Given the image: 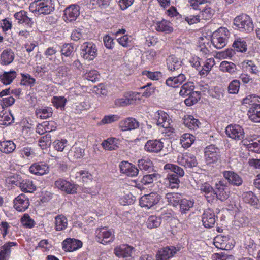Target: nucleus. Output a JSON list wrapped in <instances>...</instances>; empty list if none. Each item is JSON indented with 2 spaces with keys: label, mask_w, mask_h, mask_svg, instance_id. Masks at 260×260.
Returning a JSON list of instances; mask_svg holds the SVG:
<instances>
[{
  "label": "nucleus",
  "mask_w": 260,
  "mask_h": 260,
  "mask_svg": "<svg viewBox=\"0 0 260 260\" xmlns=\"http://www.w3.org/2000/svg\"><path fill=\"white\" fill-rule=\"evenodd\" d=\"M260 96L249 95L243 100V103L250 106L248 110L249 119L254 122H260Z\"/></svg>",
  "instance_id": "f257e3e1"
},
{
  "label": "nucleus",
  "mask_w": 260,
  "mask_h": 260,
  "mask_svg": "<svg viewBox=\"0 0 260 260\" xmlns=\"http://www.w3.org/2000/svg\"><path fill=\"white\" fill-rule=\"evenodd\" d=\"M29 10L37 15H48L54 10L52 0H35L30 3Z\"/></svg>",
  "instance_id": "f03ea898"
},
{
  "label": "nucleus",
  "mask_w": 260,
  "mask_h": 260,
  "mask_svg": "<svg viewBox=\"0 0 260 260\" xmlns=\"http://www.w3.org/2000/svg\"><path fill=\"white\" fill-rule=\"evenodd\" d=\"M190 6L194 10H200V16L202 19H211L214 10L210 6L209 0H189Z\"/></svg>",
  "instance_id": "7ed1b4c3"
},
{
  "label": "nucleus",
  "mask_w": 260,
  "mask_h": 260,
  "mask_svg": "<svg viewBox=\"0 0 260 260\" xmlns=\"http://www.w3.org/2000/svg\"><path fill=\"white\" fill-rule=\"evenodd\" d=\"M233 25L235 29L245 33L251 32L254 28L251 18L246 14L237 16L234 19Z\"/></svg>",
  "instance_id": "20e7f679"
},
{
  "label": "nucleus",
  "mask_w": 260,
  "mask_h": 260,
  "mask_svg": "<svg viewBox=\"0 0 260 260\" xmlns=\"http://www.w3.org/2000/svg\"><path fill=\"white\" fill-rule=\"evenodd\" d=\"M229 36L230 32L227 28L220 27L213 32L211 42L216 48L221 49L226 45Z\"/></svg>",
  "instance_id": "39448f33"
},
{
  "label": "nucleus",
  "mask_w": 260,
  "mask_h": 260,
  "mask_svg": "<svg viewBox=\"0 0 260 260\" xmlns=\"http://www.w3.org/2000/svg\"><path fill=\"white\" fill-rule=\"evenodd\" d=\"M98 49L95 44L91 42H84L81 46V56L85 60H93L97 56Z\"/></svg>",
  "instance_id": "423d86ee"
},
{
  "label": "nucleus",
  "mask_w": 260,
  "mask_h": 260,
  "mask_svg": "<svg viewBox=\"0 0 260 260\" xmlns=\"http://www.w3.org/2000/svg\"><path fill=\"white\" fill-rule=\"evenodd\" d=\"M95 234L96 241L104 245L113 242L115 239L114 231L107 227L98 229Z\"/></svg>",
  "instance_id": "0eeeda50"
},
{
  "label": "nucleus",
  "mask_w": 260,
  "mask_h": 260,
  "mask_svg": "<svg viewBox=\"0 0 260 260\" xmlns=\"http://www.w3.org/2000/svg\"><path fill=\"white\" fill-rule=\"evenodd\" d=\"M161 197L156 192H151L142 197L140 200V205L142 207L150 209L156 205L160 201Z\"/></svg>",
  "instance_id": "6e6552de"
},
{
  "label": "nucleus",
  "mask_w": 260,
  "mask_h": 260,
  "mask_svg": "<svg viewBox=\"0 0 260 260\" xmlns=\"http://www.w3.org/2000/svg\"><path fill=\"white\" fill-rule=\"evenodd\" d=\"M224 180H220L215 185V196L217 199L223 202L229 197L230 189Z\"/></svg>",
  "instance_id": "1a4fd4ad"
},
{
  "label": "nucleus",
  "mask_w": 260,
  "mask_h": 260,
  "mask_svg": "<svg viewBox=\"0 0 260 260\" xmlns=\"http://www.w3.org/2000/svg\"><path fill=\"white\" fill-rule=\"evenodd\" d=\"M15 21L19 25H23L27 27H31L34 25V19L30 17L27 12L22 10L14 14Z\"/></svg>",
  "instance_id": "9d476101"
},
{
  "label": "nucleus",
  "mask_w": 260,
  "mask_h": 260,
  "mask_svg": "<svg viewBox=\"0 0 260 260\" xmlns=\"http://www.w3.org/2000/svg\"><path fill=\"white\" fill-rule=\"evenodd\" d=\"M55 186L67 194H74L77 192L78 186L66 180L60 178L55 182Z\"/></svg>",
  "instance_id": "9b49d317"
},
{
  "label": "nucleus",
  "mask_w": 260,
  "mask_h": 260,
  "mask_svg": "<svg viewBox=\"0 0 260 260\" xmlns=\"http://www.w3.org/2000/svg\"><path fill=\"white\" fill-rule=\"evenodd\" d=\"M205 157L208 164L217 162L220 158V150L214 145H211L206 148Z\"/></svg>",
  "instance_id": "f8f14e48"
},
{
  "label": "nucleus",
  "mask_w": 260,
  "mask_h": 260,
  "mask_svg": "<svg viewBox=\"0 0 260 260\" xmlns=\"http://www.w3.org/2000/svg\"><path fill=\"white\" fill-rule=\"evenodd\" d=\"M155 118L157 119V125L164 128H169V131L173 132V128L171 127V119L169 116L162 111H158L155 115Z\"/></svg>",
  "instance_id": "ddd939ff"
},
{
  "label": "nucleus",
  "mask_w": 260,
  "mask_h": 260,
  "mask_svg": "<svg viewBox=\"0 0 260 260\" xmlns=\"http://www.w3.org/2000/svg\"><path fill=\"white\" fill-rule=\"evenodd\" d=\"M226 134L232 139L240 140L243 139L244 132L243 129L239 125H230L225 129Z\"/></svg>",
  "instance_id": "4468645a"
},
{
  "label": "nucleus",
  "mask_w": 260,
  "mask_h": 260,
  "mask_svg": "<svg viewBox=\"0 0 260 260\" xmlns=\"http://www.w3.org/2000/svg\"><path fill=\"white\" fill-rule=\"evenodd\" d=\"M14 208L19 212H24L29 207V199L24 194H21L16 197L14 201Z\"/></svg>",
  "instance_id": "2eb2a0df"
},
{
  "label": "nucleus",
  "mask_w": 260,
  "mask_h": 260,
  "mask_svg": "<svg viewBox=\"0 0 260 260\" xmlns=\"http://www.w3.org/2000/svg\"><path fill=\"white\" fill-rule=\"evenodd\" d=\"M80 14L79 7L77 5H71L64 11L63 18L66 22L75 21Z\"/></svg>",
  "instance_id": "dca6fc26"
},
{
  "label": "nucleus",
  "mask_w": 260,
  "mask_h": 260,
  "mask_svg": "<svg viewBox=\"0 0 260 260\" xmlns=\"http://www.w3.org/2000/svg\"><path fill=\"white\" fill-rule=\"evenodd\" d=\"M62 249L65 251L73 252L82 246V242L74 238H67L62 243Z\"/></svg>",
  "instance_id": "f3484780"
},
{
  "label": "nucleus",
  "mask_w": 260,
  "mask_h": 260,
  "mask_svg": "<svg viewBox=\"0 0 260 260\" xmlns=\"http://www.w3.org/2000/svg\"><path fill=\"white\" fill-rule=\"evenodd\" d=\"M29 170L32 174L42 176L49 173V167L47 164L40 161L31 165L29 167Z\"/></svg>",
  "instance_id": "a211bd4d"
},
{
  "label": "nucleus",
  "mask_w": 260,
  "mask_h": 260,
  "mask_svg": "<svg viewBox=\"0 0 260 260\" xmlns=\"http://www.w3.org/2000/svg\"><path fill=\"white\" fill-rule=\"evenodd\" d=\"M202 222L205 227L210 228L213 226L216 222L215 214L211 209L205 210L202 215Z\"/></svg>",
  "instance_id": "6ab92c4d"
},
{
  "label": "nucleus",
  "mask_w": 260,
  "mask_h": 260,
  "mask_svg": "<svg viewBox=\"0 0 260 260\" xmlns=\"http://www.w3.org/2000/svg\"><path fill=\"white\" fill-rule=\"evenodd\" d=\"M175 247H166L158 251L156 255V260H169L176 253Z\"/></svg>",
  "instance_id": "aec40b11"
},
{
  "label": "nucleus",
  "mask_w": 260,
  "mask_h": 260,
  "mask_svg": "<svg viewBox=\"0 0 260 260\" xmlns=\"http://www.w3.org/2000/svg\"><path fill=\"white\" fill-rule=\"evenodd\" d=\"M84 154V145L81 144L75 143L69 151L68 156L72 160H76L83 157Z\"/></svg>",
  "instance_id": "412c9836"
},
{
  "label": "nucleus",
  "mask_w": 260,
  "mask_h": 260,
  "mask_svg": "<svg viewBox=\"0 0 260 260\" xmlns=\"http://www.w3.org/2000/svg\"><path fill=\"white\" fill-rule=\"evenodd\" d=\"M177 161L186 168H192L197 165L196 157L192 155H188L187 154L179 155L177 158Z\"/></svg>",
  "instance_id": "4be33fe9"
},
{
  "label": "nucleus",
  "mask_w": 260,
  "mask_h": 260,
  "mask_svg": "<svg viewBox=\"0 0 260 260\" xmlns=\"http://www.w3.org/2000/svg\"><path fill=\"white\" fill-rule=\"evenodd\" d=\"M167 66L169 70L177 73L182 71V62L174 55L169 56L167 60Z\"/></svg>",
  "instance_id": "5701e85b"
},
{
  "label": "nucleus",
  "mask_w": 260,
  "mask_h": 260,
  "mask_svg": "<svg viewBox=\"0 0 260 260\" xmlns=\"http://www.w3.org/2000/svg\"><path fill=\"white\" fill-rule=\"evenodd\" d=\"M178 73L176 76H172L166 80V84L167 86L176 88L185 81L186 76L181 72Z\"/></svg>",
  "instance_id": "b1692460"
},
{
  "label": "nucleus",
  "mask_w": 260,
  "mask_h": 260,
  "mask_svg": "<svg viewBox=\"0 0 260 260\" xmlns=\"http://www.w3.org/2000/svg\"><path fill=\"white\" fill-rule=\"evenodd\" d=\"M223 176L228 182L233 185L238 186L243 182L241 177L233 171H225L223 172Z\"/></svg>",
  "instance_id": "393cba45"
},
{
  "label": "nucleus",
  "mask_w": 260,
  "mask_h": 260,
  "mask_svg": "<svg viewBox=\"0 0 260 260\" xmlns=\"http://www.w3.org/2000/svg\"><path fill=\"white\" fill-rule=\"evenodd\" d=\"M163 143L157 140H150L148 141L145 145V149L147 151L158 153L163 148Z\"/></svg>",
  "instance_id": "a878e982"
},
{
  "label": "nucleus",
  "mask_w": 260,
  "mask_h": 260,
  "mask_svg": "<svg viewBox=\"0 0 260 260\" xmlns=\"http://www.w3.org/2000/svg\"><path fill=\"white\" fill-rule=\"evenodd\" d=\"M14 57V53L11 49H5L1 55V63L5 66L9 65L13 62Z\"/></svg>",
  "instance_id": "bb28decb"
},
{
  "label": "nucleus",
  "mask_w": 260,
  "mask_h": 260,
  "mask_svg": "<svg viewBox=\"0 0 260 260\" xmlns=\"http://www.w3.org/2000/svg\"><path fill=\"white\" fill-rule=\"evenodd\" d=\"M17 73L15 71L4 72L0 75V81L5 85L10 84L16 78Z\"/></svg>",
  "instance_id": "cd10ccee"
},
{
  "label": "nucleus",
  "mask_w": 260,
  "mask_h": 260,
  "mask_svg": "<svg viewBox=\"0 0 260 260\" xmlns=\"http://www.w3.org/2000/svg\"><path fill=\"white\" fill-rule=\"evenodd\" d=\"M68 225L67 218L63 215H58L55 218V229L57 231L65 230Z\"/></svg>",
  "instance_id": "c85d7f7f"
},
{
  "label": "nucleus",
  "mask_w": 260,
  "mask_h": 260,
  "mask_svg": "<svg viewBox=\"0 0 260 260\" xmlns=\"http://www.w3.org/2000/svg\"><path fill=\"white\" fill-rule=\"evenodd\" d=\"M16 149V145L12 141H0V151L9 154L13 152Z\"/></svg>",
  "instance_id": "c756f323"
},
{
  "label": "nucleus",
  "mask_w": 260,
  "mask_h": 260,
  "mask_svg": "<svg viewBox=\"0 0 260 260\" xmlns=\"http://www.w3.org/2000/svg\"><path fill=\"white\" fill-rule=\"evenodd\" d=\"M74 49V46L71 44H64L62 46L61 48V55L62 56H64V57H72L73 55ZM61 58L62 61L64 63H67L68 62V61L64 59L63 57H62Z\"/></svg>",
  "instance_id": "7c9ffc66"
},
{
  "label": "nucleus",
  "mask_w": 260,
  "mask_h": 260,
  "mask_svg": "<svg viewBox=\"0 0 260 260\" xmlns=\"http://www.w3.org/2000/svg\"><path fill=\"white\" fill-rule=\"evenodd\" d=\"M16 245L15 242H10L4 244L0 251V260H7L11 253V248Z\"/></svg>",
  "instance_id": "2f4dec72"
},
{
  "label": "nucleus",
  "mask_w": 260,
  "mask_h": 260,
  "mask_svg": "<svg viewBox=\"0 0 260 260\" xmlns=\"http://www.w3.org/2000/svg\"><path fill=\"white\" fill-rule=\"evenodd\" d=\"M114 253L118 257H126L129 256L130 246L128 244H122L114 249Z\"/></svg>",
  "instance_id": "473e14b6"
},
{
  "label": "nucleus",
  "mask_w": 260,
  "mask_h": 260,
  "mask_svg": "<svg viewBox=\"0 0 260 260\" xmlns=\"http://www.w3.org/2000/svg\"><path fill=\"white\" fill-rule=\"evenodd\" d=\"M183 123L184 125L190 129H197L199 127L200 122L195 119L192 115H188L185 117Z\"/></svg>",
  "instance_id": "72a5a7b5"
},
{
  "label": "nucleus",
  "mask_w": 260,
  "mask_h": 260,
  "mask_svg": "<svg viewBox=\"0 0 260 260\" xmlns=\"http://www.w3.org/2000/svg\"><path fill=\"white\" fill-rule=\"evenodd\" d=\"M155 29L158 31L164 32L166 34L173 31V28L170 26V22L164 20L156 23Z\"/></svg>",
  "instance_id": "f704fd0d"
},
{
  "label": "nucleus",
  "mask_w": 260,
  "mask_h": 260,
  "mask_svg": "<svg viewBox=\"0 0 260 260\" xmlns=\"http://www.w3.org/2000/svg\"><path fill=\"white\" fill-rule=\"evenodd\" d=\"M35 114L37 118L41 119H46L52 116V109L49 107L38 108L36 110Z\"/></svg>",
  "instance_id": "c9c22d12"
},
{
  "label": "nucleus",
  "mask_w": 260,
  "mask_h": 260,
  "mask_svg": "<svg viewBox=\"0 0 260 260\" xmlns=\"http://www.w3.org/2000/svg\"><path fill=\"white\" fill-rule=\"evenodd\" d=\"M21 190L23 192H32L36 189L35 185L33 183L32 181L30 180H24L19 185Z\"/></svg>",
  "instance_id": "e433bc0d"
},
{
  "label": "nucleus",
  "mask_w": 260,
  "mask_h": 260,
  "mask_svg": "<svg viewBox=\"0 0 260 260\" xmlns=\"http://www.w3.org/2000/svg\"><path fill=\"white\" fill-rule=\"evenodd\" d=\"M14 120L12 115L9 112L2 111L0 112V124L8 125Z\"/></svg>",
  "instance_id": "4c0bfd02"
},
{
  "label": "nucleus",
  "mask_w": 260,
  "mask_h": 260,
  "mask_svg": "<svg viewBox=\"0 0 260 260\" xmlns=\"http://www.w3.org/2000/svg\"><path fill=\"white\" fill-rule=\"evenodd\" d=\"M194 137L190 134L186 133L183 134L180 139V143L182 147L185 148L189 147L194 140Z\"/></svg>",
  "instance_id": "58836bf2"
},
{
  "label": "nucleus",
  "mask_w": 260,
  "mask_h": 260,
  "mask_svg": "<svg viewBox=\"0 0 260 260\" xmlns=\"http://www.w3.org/2000/svg\"><path fill=\"white\" fill-rule=\"evenodd\" d=\"M180 210L182 214H186L187 211L192 208L194 204V202L191 200L186 199H182L180 201Z\"/></svg>",
  "instance_id": "ea45409f"
},
{
  "label": "nucleus",
  "mask_w": 260,
  "mask_h": 260,
  "mask_svg": "<svg viewBox=\"0 0 260 260\" xmlns=\"http://www.w3.org/2000/svg\"><path fill=\"white\" fill-rule=\"evenodd\" d=\"M116 140L114 138H108L106 140H104L102 143V146L104 149L108 150H115L118 148L116 143Z\"/></svg>",
  "instance_id": "a19ab883"
},
{
  "label": "nucleus",
  "mask_w": 260,
  "mask_h": 260,
  "mask_svg": "<svg viewBox=\"0 0 260 260\" xmlns=\"http://www.w3.org/2000/svg\"><path fill=\"white\" fill-rule=\"evenodd\" d=\"M233 47L238 52H243L247 50V44L243 38H238L235 40Z\"/></svg>",
  "instance_id": "79ce46f5"
},
{
  "label": "nucleus",
  "mask_w": 260,
  "mask_h": 260,
  "mask_svg": "<svg viewBox=\"0 0 260 260\" xmlns=\"http://www.w3.org/2000/svg\"><path fill=\"white\" fill-rule=\"evenodd\" d=\"M220 70L224 72H226L230 74H233L236 70V66L232 62L224 61L220 63Z\"/></svg>",
  "instance_id": "37998d69"
},
{
  "label": "nucleus",
  "mask_w": 260,
  "mask_h": 260,
  "mask_svg": "<svg viewBox=\"0 0 260 260\" xmlns=\"http://www.w3.org/2000/svg\"><path fill=\"white\" fill-rule=\"evenodd\" d=\"M194 89V85L192 82H187L184 84L182 86L179 92L181 96L189 95Z\"/></svg>",
  "instance_id": "c03bdc74"
},
{
  "label": "nucleus",
  "mask_w": 260,
  "mask_h": 260,
  "mask_svg": "<svg viewBox=\"0 0 260 260\" xmlns=\"http://www.w3.org/2000/svg\"><path fill=\"white\" fill-rule=\"evenodd\" d=\"M214 65L213 58H210L206 60L204 65L200 70V74L202 76L207 75L211 71L212 67Z\"/></svg>",
  "instance_id": "a18cd8bd"
},
{
  "label": "nucleus",
  "mask_w": 260,
  "mask_h": 260,
  "mask_svg": "<svg viewBox=\"0 0 260 260\" xmlns=\"http://www.w3.org/2000/svg\"><path fill=\"white\" fill-rule=\"evenodd\" d=\"M161 222V219L159 217L156 216H150L147 222V226L149 229L156 228L158 227Z\"/></svg>",
  "instance_id": "49530a36"
},
{
  "label": "nucleus",
  "mask_w": 260,
  "mask_h": 260,
  "mask_svg": "<svg viewBox=\"0 0 260 260\" xmlns=\"http://www.w3.org/2000/svg\"><path fill=\"white\" fill-rule=\"evenodd\" d=\"M19 152L23 158L28 159H32L36 156L34 150L31 147L22 148L20 150Z\"/></svg>",
  "instance_id": "de8ad7c7"
},
{
  "label": "nucleus",
  "mask_w": 260,
  "mask_h": 260,
  "mask_svg": "<svg viewBox=\"0 0 260 260\" xmlns=\"http://www.w3.org/2000/svg\"><path fill=\"white\" fill-rule=\"evenodd\" d=\"M226 237L217 236L214 239V244L215 247L220 249H226Z\"/></svg>",
  "instance_id": "09e8293b"
},
{
  "label": "nucleus",
  "mask_w": 260,
  "mask_h": 260,
  "mask_svg": "<svg viewBox=\"0 0 260 260\" xmlns=\"http://www.w3.org/2000/svg\"><path fill=\"white\" fill-rule=\"evenodd\" d=\"M67 102V99L64 96H54L52 99V103L56 108H64Z\"/></svg>",
  "instance_id": "8fccbe9b"
},
{
  "label": "nucleus",
  "mask_w": 260,
  "mask_h": 260,
  "mask_svg": "<svg viewBox=\"0 0 260 260\" xmlns=\"http://www.w3.org/2000/svg\"><path fill=\"white\" fill-rule=\"evenodd\" d=\"M243 144L251 151L258 153L260 152V139H256L254 142L248 143L247 140H243Z\"/></svg>",
  "instance_id": "3c124183"
},
{
  "label": "nucleus",
  "mask_w": 260,
  "mask_h": 260,
  "mask_svg": "<svg viewBox=\"0 0 260 260\" xmlns=\"http://www.w3.org/2000/svg\"><path fill=\"white\" fill-rule=\"evenodd\" d=\"M51 141V136L48 133L40 138L39 145L42 149H44L50 146Z\"/></svg>",
  "instance_id": "603ef678"
},
{
  "label": "nucleus",
  "mask_w": 260,
  "mask_h": 260,
  "mask_svg": "<svg viewBox=\"0 0 260 260\" xmlns=\"http://www.w3.org/2000/svg\"><path fill=\"white\" fill-rule=\"evenodd\" d=\"M160 178V175L158 173H153L144 175L142 179V182L144 184L147 185L153 183L155 181H157Z\"/></svg>",
  "instance_id": "864d4df0"
},
{
  "label": "nucleus",
  "mask_w": 260,
  "mask_h": 260,
  "mask_svg": "<svg viewBox=\"0 0 260 260\" xmlns=\"http://www.w3.org/2000/svg\"><path fill=\"white\" fill-rule=\"evenodd\" d=\"M167 179L169 182V186L171 188H178L180 181L178 177L175 173L169 174L167 176Z\"/></svg>",
  "instance_id": "5fc2aeb1"
},
{
  "label": "nucleus",
  "mask_w": 260,
  "mask_h": 260,
  "mask_svg": "<svg viewBox=\"0 0 260 260\" xmlns=\"http://www.w3.org/2000/svg\"><path fill=\"white\" fill-rule=\"evenodd\" d=\"M245 247L250 255H254L257 252V245L251 239H249L246 242Z\"/></svg>",
  "instance_id": "6e6d98bb"
},
{
  "label": "nucleus",
  "mask_w": 260,
  "mask_h": 260,
  "mask_svg": "<svg viewBox=\"0 0 260 260\" xmlns=\"http://www.w3.org/2000/svg\"><path fill=\"white\" fill-rule=\"evenodd\" d=\"M83 77L84 79L91 81L92 82H95L99 80L100 75L97 71L91 70L85 73L83 75Z\"/></svg>",
  "instance_id": "4d7b16f0"
},
{
  "label": "nucleus",
  "mask_w": 260,
  "mask_h": 260,
  "mask_svg": "<svg viewBox=\"0 0 260 260\" xmlns=\"http://www.w3.org/2000/svg\"><path fill=\"white\" fill-rule=\"evenodd\" d=\"M22 224L26 228L31 229L35 226V222L28 214H24L21 219Z\"/></svg>",
  "instance_id": "13d9d810"
},
{
  "label": "nucleus",
  "mask_w": 260,
  "mask_h": 260,
  "mask_svg": "<svg viewBox=\"0 0 260 260\" xmlns=\"http://www.w3.org/2000/svg\"><path fill=\"white\" fill-rule=\"evenodd\" d=\"M92 91L99 96L106 95L107 94L106 86L102 83L99 84L97 86H94L92 89Z\"/></svg>",
  "instance_id": "bf43d9fd"
},
{
  "label": "nucleus",
  "mask_w": 260,
  "mask_h": 260,
  "mask_svg": "<svg viewBox=\"0 0 260 260\" xmlns=\"http://www.w3.org/2000/svg\"><path fill=\"white\" fill-rule=\"evenodd\" d=\"M240 83L238 80L235 79L229 84L228 91L230 94H236L238 92Z\"/></svg>",
  "instance_id": "052dcab7"
},
{
  "label": "nucleus",
  "mask_w": 260,
  "mask_h": 260,
  "mask_svg": "<svg viewBox=\"0 0 260 260\" xmlns=\"http://www.w3.org/2000/svg\"><path fill=\"white\" fill-rule=\"evenodd\" d=\"M22 79L21 83L25 86H32L34 85L35 79L28 74H21Z\"/></svg>",
  "instance_id": "680f3d73"
},
{
  "label": "nucleus",
  "mask_w": 260,
  "mask_h": 260,
  "mask_svg": "<svg viewBox=\"0 0 260 260\" xmlns=\"http://www.w3.org/2000/svg\"><path fill=\"white\" fill-rule=\"evenodd\" d=\"M67 143V140L66 139L57 140L53 142V146L56 150L61 152L66 146Z\"/></svg>",
  "instance_id": "e2e57ef3"
},
{
  "label": "nucleus",
  "mask_w": 260,
  "mask_h": 260,
  "mask_svg": "<svg viewBox=\"0 0 260 260\" xmlns=\"http://www.w3.org/2000/svg\"><path fill=\"white\" fill-rule=\"evenodd\" d=\"M169 166V168L173 172L172 173H175L176 175H178L179 177H182L184 175V172L183 169L178 166L168 164L165 166V167Z\"/></svg>",
  "instance_id": "0e129e2a"
},
{
  "label": "nucleus",
  "mask_w": 260,
  "mask_h": 260,
  "mask_svg": "<svg viewBox=\"0 0 260 260\" xmlns=\"http://www.w3.org/2000/svg\"><path fill=\"white\" fill-rule=\"evenodd\" d=\"M143 75L146 76L149 79L153 80H157L161 76L160 72H151L145 71L143 72Z\"/></svg>",
  "instance_id": "69168bd1"
},
{
  "label": "nucleus",
  "mask_w": 260,
  "mask_h": 260,
  "mask_svg": "<svg viewBox=\"0 0 260 260\" xmlns=\"http://www.w3.org/2000/svg\"><path fill=\"white\" fill-rule=\"evenodd\" d=\"M120 172L129 176L130 174V162L127 161H123L119 164Z\"/></svg>",
  "instance_id": "338daca9"
},
{
  "label": "nucleus",
  "mask_w": 260,
  "mask_h": 260,
  "mask_svg": "<svg viewBox=\"0 0 260 260\" xmlns=\"http://www.w3.org/2000/svg\"><path fill=\"white\" fill-rule=\"evenodd\" d=\"M119 119V117L117 115H106L102 119L101 122L103 124H109L114 121H116Z\"/></svg>",
  "instance_id": "774afa93"
}]
</instances>
